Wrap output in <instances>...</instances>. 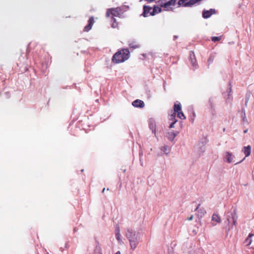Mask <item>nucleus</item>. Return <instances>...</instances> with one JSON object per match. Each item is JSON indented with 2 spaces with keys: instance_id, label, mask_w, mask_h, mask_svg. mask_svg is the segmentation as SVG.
<instances>
[{
  "instance_id": "obj_25",
  "label": "nucleus",
  "mask_w": 254,
  "mask_h": 254,
  "mask_svg": "<svg viewBox=\"0 0 254 254\" xmlns=\"http://www.w3.org/2000/svg\"><path fill=\"white\" fill-rule=\"evenodd\" d=\"M177 122V120L174 121L169 126L170 128H173L174 127L175 124Z\"/></svg>"
},
{
  "instance_id": "obj_22",
  "label": "nucleus",
  "mask_w": 254,
  "mask_h": 254,
  "mask_svg": "<svg viewBox=\"0 0 254 254\" xmlns=\"http://www.w3.org/2000/svg\"><path fill=\"white\" fill-rule=\"evenodd\" d=\"M149 127L153 132L155 131V125L153 122H151L149 125Z\"/></svg>"
},
{
  "instance_id": "obj_18",
  "label": "nucleus",
  "mask_w": 254,
  "mask_h": 254,
  "mask_svg": "<svg viewBox=\"0 0 254 254\" xmlns=\"http://www.w3.org/2000/svg\"><path fill=\"white\" fill-rule=\"evenodd\" d=\"M177 116L178 118L182 120H185L186 119V117L184 115V113L181 111H178L177 113Z\"/></svg>"
},
{
  "instance_id": "obj_21",
  "label": "nucleus",
  "mask_w": 254,
  "mask_h": 254,
  "mask_svg": "<svg viewBox=\"0 0 254 254\" xmlns=\"http://www.w3.org/2000/svg\"><path fill=\"white\" fill-rule=\"evenodd\" d=\"M189 0H179L178 1V4L184 6V4L189 2Z\"/></svg>"
},
{
  "instance_id": "obj_8",
  "label": "nucleus",
  "mask_w": 254,
  "mask_h": 254,
  "mask_svg": "<svg viewBox=\"0 0 254 254\" xmlns=\"http://www.w3.org/2000/svg\"><path fill=\"white\" fill-rule=\"evenodd\" d=\"M132 105L135 107L143 108L144 106V102L140 100L137 99L134 101L132 103Z\"/></svg>"
},
{
  "instance_id": "obj_10",
  "label": "nucleus",
  "mask_w": 254,
  "mask_h": 254,
  "mask_svg": "<svg viewBox=\"0 0 254 254\" xmlns=\"http://www.w3.org/2000/svg\"><path fill=\"white\" fill-rule=\"evenodd\" d=\"M243 151L245 154V157L249 156L251 152V147L250 145L243 148Z\"/></svg>"
},
{
  "instance_id": "obj_36",
  "label": "nucleus",
  "mask_w": 254,
  "mask_h": 254,
  "mask_svg": "<svg viewBox=\"0 0 254 254\" xmlns=\"http://www.w3.org/2000/svg\"><path fill=\"white\" fill-rule=\"evenodd\" d=\"M247 103H248V101H246V105L247 104Z\"/></svg>"
},
{
  "instance_id": "obj_38",
  "label": "nucleus",
  "mask_w": 254,
  "mask_h": 254,
  "mask_svg": "<svg viewBox=\"0 0 254 254\" xmlns=\"http://www.w3.org/2000/svg\"><path fill=\"white\" fill-rule=\"evenodd\" d=\"M169 254H172V253H169Z\"/></svg>"
},
{
  "instance_id": "obj_1",
  "label": "nucleus",
  "mask_w": 254,
  "mask_h": 254,
  "mask_svg": "<svg viewBox=\"0 0 254 254\" xmlns=\"http://www.w3.org/2000/svg\"><path fill=\"white\" fill-rule=\"evenodd\" d=\"M128 241L130 249L134 250L138 243L139 234L132 230L128 231Z\"/></svg>"
},
{
  "instance_id": "obj_3",
  "label": "nucleus",
  "mask_w": 254,
  "mask_h": 254,
  "mask_svg": "<svg viewBox=\"0 0 254 254\" xmlns=\"http://www.w3.org/2000/svg\"><path fill=\"white\" fill-rule=\"evenodd\" d=\"M217 11L215 9L210 8L209 10H203L202 12V17L204 19H207L211 17L213 14H215Z\"/></svg>"
},
{
  "instance_id": "obj_4",
  "label": "nucleus",
  "mask_w": 254,
  "mask_h": 254,
  "mask_svg": "<svg viewBox=\"0 0 254 254\" xmlns=\"http://www.w3.org/2000/svg\"><path fill=\"white\" fill-rule=\"evenodd\" d=\"M176 0H170L168 2H165L161 4V6L164 7L166 10H172L173 9L172 6L176 4Z\"/></svg>"
},
{
  "instance_id": "obj_28",
  "label": "nucleus",
  "mask_w": 254,
  "mask_h": 254,
  "mask_svg": "<svg viewBox=\"0 0 254 254\" xmlns=\"http://www.w3.org/2000/svg\"><path fill=\"white\" fill-rule=\"evenodd\" d=\"M199 206H200V204H199L198 205V206H197V207L195 208V211H196L197 210H198V208H199Z\"/></svg>"
},
{
  "instance_id": "obj_34",
  "label": "nucleus",
  "mask_w": 254,
  "mask_h": 254,
  "mask_svg": "<svg viewBox=\"0 0 254 254\" xmlns=\"http://www.w3.org/2000/svg\"><path fill=\"white\" fill-rule=\"evenodd\" d=\"M247 130H245L244 131V132H245V133H246V132H247Z\"/></svg>"
},
{
  "instance_id": "obj_2",
  "label": "nucleus",
  "mask_w": 254,
  "mask_h": 254,
  "mask_svg": "<svg viewBox=\"0 0 254 254\" xmlns=\"http://www.w3.org/2000/svg\"><path fill=\"white\" fill-rule=\"evenodd\" d=\"M127 49L119 51L113 56L112 61L116 64L124 62L127 59Z\"/></svg>"
},
{
  "instance_id": "obj_26",
  "label": "nucleus",
  "mask_w": 254,
  "mask_h": 254,
  "mask_svg": "<svg viewBox=\"0 0 254 254\" xmlns=\"http://www.w3.org/2000/svg\"><path fill=\"white\" fill-rule=\"evenodd\" d=\"M193 215H191L190 217H189L187 219L189 220V221H190V220H192L193 219Z\"/></svg>"
},
{
  "instance_id": "obj_6",
  "label": "nucleus",
  "mask_w": 254,
  "mask_h": 254,
  "mask_svg": "<svg viewBox=\"0 0 254 254\" xmlns=\"http://www.w3.org/2000/svg\"><path fill=\"white\" fill-rule=\"evenodd\" d=\"M152 10V7L147 6V5H144L143 6V12L142 13V15L144 17H147L148 16L151 15H150V11Z\"/></svg>"
},
{
  "instance_id": "obj_12",
  "label": "nucleus",
  "mask_w": 254,
  "mask_h": 254,
  "mask_svg": "<svg viewBox=\"0 0 254 254\" xmlns=\"http://www.w3.org/2000/svg\"><path fill=\"white\" fill-rule=\"evenodd\" d=\"M205 213L206 211L205 209L204 208H200L198 209L196 215L198 218H201L204 216Z\"/></svg>"
},
{
  "instance_id": "obj_17",
  "label": "nucleus",
  "mask_w": 254,
  "mask_h": 254,
  "mask_svg": "<svg viewBox=\"0 0 254 254\" xmlns=\"http://www.w3.org/2000/svg\"><path fill=\"white\" fill-rule=\"evenodd\" d=\"M161 150L163 151L165 154H168L170 151V148L168 146H164L161 147Z\"/></svg>"
},
{
  "instance_id": "obj_9",
  "label": "nucleus",
  "mask_w": 254,
  "mask_h": 254,
  "mask_svg": "<svg viewBox=\"0 0 254 254\" xmlns=\"http://www.w3.org/2000/svg\"><path fill=\"white\" fill-rule=\"evenodd\" d=\"M162 9L160 7L157 6H154L153 8H152V10L150 11V15L151 16H153L157 13H158L161 11Z\"/></svg>"
},
{
  "instance_id": "obj_19",
  "label": "nucleus",
  "mask_w": 254,
  "mask_h": 254,
  "mask_svg": "<svg viewBox=\"0 0 254 254\" xmlns=\"http://www.w3.org/2000/svg\"><path fill=\"white\" fill-rule=\"evenodd\" d=\"M129 47L130 49H134L136 48H139L140 45L139 44H136V43H132L129 44Z\"/></svg>"
},
{
  "instance_id": "obj_32",
  "label": "nucleus",
  "mask_w": 254,
  "mask_h": 254,
  "mask_svg": "<svg viewBox=\"0 0 254 254\" xmlns=\"http://www.w3.org/2000/svg\"><path fill=\"white\" fill-rule=\"evenodd\" d=\"M115 254H121V253L120 251H118Z\"/></svg>"
},
{
  "instance_id": "obj_29",
  "label": "nucleus",
  "mask_w": 254,
  "mask_h": 254,
  "mask_svg": "<svg viewBox=\"0 0 254 254\" xmlns=\"http://www.w3.org/2000/svg\"><path fill=\"white\" fill-rule=\"evenodd\" d=\"M209 103H210V106H211V108H212V103L211 102L210 100H209Z\"/></svg>"
},
{
  "instance_id": "obj_37",
  "label": "nucleus",
  "mask_w": 254,
  "mask_h": 254,
  "mask_svg": "<svg viewBox=\"0 0 254 254\" xmlns=\"http://www.w3.org/2000/svg\"><path fill=\"white\" fill-rule=\"evenodd\" d=\"M174 38H177V36H174Z\"/></svg>"
},
{
  "instance_id": "obj_31",
  "label": "nucleus",
  "mask_w": 254,
  "mask_h": 254,
  "mask_svg": "<svg viewBox=\"0 0 254 254\" xmlns=\"http://www.w3.org/2000/svg\"><path fill=\"white\" fill-rule=\"evenodd\" d=\"M116 237H117V238L119 240V235L118 234H116Z\"/></svg>"
},
{
  "instance_id": "obj_13",
  "label": "nucleus",
  "mask_w": 254,
  "mask_h": 254,
  "mask_svg": "<svg viewBox=\"0 0 254 254\" xmlns=\"http://www.w3.org/2000/svg\"><path fill=\"white\" fill-rule=\"evenodd\" d=\"M176 136L177 134L174 132H169L168 133L167 137L169 140L172 141Z\"/></svg>"
},
{
  "instance_id": "obj_7",
  "label": "nucleus",
  "mask_w": 254,
  "mask_h": 254,
  "mask_svg": "<svg viewBox=\"0 0 254 254\" xmlns=\"http://www.w3.org/2000/svg\"><path fill=\"white\" fill-rule=\"evenodd\" d=\"M232 220H233L232 225L230 224V219L228 218L227 220L229 222V223H230L229 226L231 227V228H233V225L234 226H236V224H237V218H238V216H237V214L236 211H234V213L232 214Z\"/></svg>"
},
{
  "instance_id": "obj_23",
  "label": "nucleus",
  "mask_w": 254,
  "mask_h": 254,
  "mask_svg": "<svg viewBox=\"0 0 254 254\" xmlns=\"http://www.w3.org/2000/svg\"><path fill=\"white\" fill-rule=\"evenodd\" d=\"M222 39V36L219 37H212L211 40L213 42H215L220 40Z\"/></svg>"
},
{
  "instance_id": "obj_11",
  "label": "nucleus",
  "mask_w": 254,
  "mask_h": 254,
  "mask_svg": "<svg viewBox=\"0 0 254 254\" xmlns=\"http://www.w3.org/2000/svg\"><path fill=\"white\" fill-rule=\"evenodd\" d=\"M181 109H182V106H181L180 103H179L178 102H177V103H175L174 106V113L177 114V113L178 111H181Z\"/></svg>"
},
{
  "instance_id": "obj_24",
  "label": "nucleus",
  "mask_w": 254,
  "mask_h": 254,
  "mask_svg": "<svg viewBox=\"0 0 254 254\" xmlns=\"http://www.w3.org/2000/svg\"><path fill=\"white\" fill-rule=\"evenodd\" d=\"M176 113H174L172 115H171L170 120L173 121V122L175 120H176L175 119Z\"/></svg>"
},
{
  "instance_id": "obj_15",
  "label": "nucleus",
  "mask_w": 254,
  "mask_h": 254,
  "mask_svg": "<svg viewBox=\"0 0 254 254\" xmlns=\"http://www.w3.org/2000/svg\"><path fill=\"white\" fill-rule=\"evenodd\" d=\"M254 236V235L252 233L249 234L248 237L245 240V243L247 244V245L249 246L250 245L252 242V237Z\"/></svg>"
},
{
  "instance_id": "obj_14",
  "label": "nucleus",
  "mask_w": 254,
  "mask_h": 254,
  "mask_svg": "<svg viewBox=\"0 0 254 254\" xmlns=\"http://www.w3.org/2000/svg\"><path fill=\"white\" fill-rule=\"evenodd\" d=\"M212 220L213 221H215L218 223H219L221 222V218H220V216L217 214H213V215L212 216Z\"/></svg>"
},
{
  "instance_id": "obj_30",
  "label": "nucleus",
  "mask_w": 254,
  "mask_h": 254,
  "mask_svg": "<svg viewBox=\"0 0 254 254\" xmlns=\"http://www.w3.org/2000/svg\"><path fill=\"white\" fill-rule=\"evenodd\" d=\"M192 232L193 233L194 235H196V232L195 230H193Z\"/></svg>"
},
{
  "instance_id": "obj_27",
  "label": "nucleus",
  "mask_w": 254,
  "mask_h": 254,
  "mask_svg": "<svg viewBox=\"0 0 254 254\" xmlns=\"http://www.w3.org/2000/svg\"><path fill=\"white\" fill-rule=\"evenodd\" d=\"M245 158H244L242 160L240 161V162H238L236 163H235V165H236V164H239V163H241V162H242L244 160V159H245Z\"/></svg>"
},
{
  "instance_id": "obj_33",
  "label": "nucleus",
  "mask_w": 254,
  "mask_h": 254,
  "mask_svg": "<svg viewBox=\"0 0 254 254\" xmlns=\"http://www.w3.org/2000/svg\"><path fill=\"white\" fill-rule=\"evenodd\" d=\"M105 188H104V189H103V190H102V192H104L105 191Z\"/></svg>"
},
{
  "instance_id": "obj_35",
  "label": "nucleus",
  "mask_w": 254,
  "mask_h": 254,
  "mask_svg": "<svg viewBox=\"0 0 254 254\" xmlns=\"http://www.w3.org/2000/svg\"><path fill=\"white\" fill-rule=\"evenodd\" d=\"M127 53H128V55H129V51H128V50Z\"/></svg>"
},
{
  "instance_id": "obj_5",
  "label": "nucleus",
  "mask_w": 254,
  "mask_h": 254,
  "mask_svg": "<svg viewBox=\"0 0 254 254\" xmlns=\"http://www.w3.org/2000/svg\"><path fill=\"white\" fill-rule=\"evenodd\" d=\"M234 156L232 153L227 151L224 153V161L227 162L229 163L233 162V159Z\"/></svg>"
},
{
  "instance_id": "obj_20",
  "label": "nucleus",
  "mask_w": 254,
  "mask_h": 254,
  "mask_svg": "<svg viewBox=\"0 0 254 254\" xmlns=\"http://www.w3.org/2000/svg\"><path fill=\"white\" fill-rule=\"evenodd\" d=\"M94 254H102L101 248L99 246H96L94 250Z\"/></svg>"
},
{
  "instance_id": "obj_16",
  "label": "nucleus",
  "mask_w": 254,
  "mask_h": 254,
  "mask_svg": "<svg viewBox=\"0 0 254 254\" xmlns=\"http://www.w3.org/2000/svg\"><path fill=\"white\" fill-rule=\"evenodd\" d=\"M190 60H191V64H192L193 66H194V64H195V62H196V60H195V55H194V53L192 52H190Z\"/></svg>"
}]
</instances>
